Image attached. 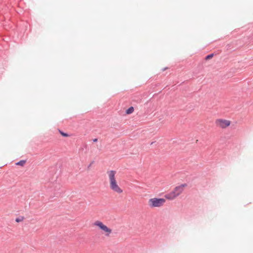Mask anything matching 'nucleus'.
Instances as JSON below:
<instances>
[{"instance_id": "nucleus-1", "label": "nucleus", "mask_w": 253, "mask_h": 253, "mask_svg": "<svg viewBox=\"0 0 253 253\" xmlns=\"http://www.w3.org/2000/svg\"><path fill=\"white\" fill-rule=\"evenodd\" d=\"M107 173L108 176L110 189L118 194L122 193L123 189L118 185L116 178V171L113 170H108Z\"/></svg>"}, {"instance_id": "nucleus-2", "label": "nucleus", "mask_w": 253, "mask_h": 253, "mask_svg": "<svg viewBox=\"0 0 253 253\" xmlns=\"http://www.w3.org/2000/svg\"><path fill=\"white\" fill-rule=\"evenodd\" d=\"M187 187V184L182 183L175 186L169 193L165 195V198L168 200H173L182 194Z\"/></svg>"}, {"instance_id": "nucleus-3", "label": "nucleus", "mask_w": 253, "mask_h": 253, "mask_svg": "<svg viewBox=\"0 0 253 253\" xmlns=\"http://www.w3.org/2000/svg\"><path fill=\"white\" fill-rule=\"evenodd\" d=\"M93 225L97 227L101 233L106 237H110L112 234V229L100 220L94 221Z\"/></svg>"}, {"instance_id": "nucleus-4", "label": "nucleus", "mask_w": 253, "mask_h": 253, "mask_svg": "<svg viewBox=\"0 0 253 253\" xmlns=\"http://www.w3.org/2000/svg\"><path fill=\"white\" fill-rule=\"evenodd\" d=\"M165 203L166 200L164 198H153L148 201L149 206L152 208L161 207Z\"/></svg>"}, {"instance_id": "nucleus-5", "label": "nucleus", "mask_w": 253, "mask_h": 253, "mask_svg": "<svg viewBox=\"0 0 253 253\" xmlns=\"http://www.w3.org/2000/svg\"><path fill=\"white\" fill-rule=\"evenodd\" d=\"M215 124L219 127L225 128L230 126V121L223 119H217L215 121Z\"/></svg>"}, {"instance_id": "nucleus-6", "label": "nucleus", "mask_w": 253, "mask_h": 253, "mask_svg": "<svg viewBox=\"0 0 253 253\" xmlns=\"http://www.w3.org/2000/svg\"><path fill=\"white\" fill-rule=\"evenodd\" d=\"M134 111V108L133 107H130L128 109H127L126 113V114H130Z\"/></svg>"}, {"instance_id": "nucleus-7", "label": "nucleus", "mask_w": 253, "mask_h": 253, "mask_svg": "<svg viewBox=\"0 0 253 253\" xmlns=\"http://www.w3.org/2000/svg\"><path fill=\"white\" fill-rule=\"evenodd\" d=\"M26 163V161H24V160H21L18 162H17L16 165H19V166H24V165Z\"/></svg>"}, {"instance_id": "nucleus-8", "label": "nucleus", "mask_w": 253, "mask_h": 253, "mask_svg": "<svg viewBox=\"0 0 253 253\" xmlns=\"http://www.w3.org/2000/svg\"><path fill=\"white\" fill-rule=\"evenodd\" d=\"M59 131H60V134H61L62 136H65V137H67V136H68V134L67 133H64V132H62V131H60V130Z\"/></svg>"}, {"instance_id": "nucleus-9", "label": "nucleus", "mask_w": 253, "mask_h": 253, "mask_svg": "<svg viewBox=\"0 0 253 253\" xmlns=\"http://www.w3.org/2000/svg\"><path fill=\"white\" fill-rule=\"evenodd\" d=\"M213 57V54H211L206 56V59H209Z\"/></svg>"}, {"instance_id": "nucleus-10", "label": "nucleus", "mask_w": 253, "mask_h": 253, "mask_svg": "<svg viewBox=\"0 0 253 253\" xmlns=\"http://www.w3.org/2000/svg\"><path fill=\"white\" fill-rule=\"evenodd\" d=\"M23 220V218H17L16 219H15V221L17 222H21Z\"/></svg>"}, {"instance_id": "nucleus-11", "label": "nucleus", "mask_w": 253, "mask_h": 253, "mask_svg": "<svg viewBox=\"0 0 253 253\" xmlns=\"http://www.w3.org/2000/svg\"><path fill=\"white\" fill-rule=\"evenodd\" d=\"M93 142H96L97 141V139L95 138L93 140Z\"/></svg>"}]
</instances>
